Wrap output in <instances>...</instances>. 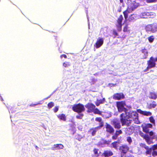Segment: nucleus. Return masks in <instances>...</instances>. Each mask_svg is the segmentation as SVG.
Masks as SVG:
<instances>
[{
  "mask_svg": "<svg viewBox=\"0 0 157 157\" xmlns=\"http://www.w3.org/2000/svg\"><path fill=\"white\" fill-rule=\"evenodd\" d=\"M108 144V142L106 141L102 140L98 143V145L99 147H103L105 146V144Z\"/></svg>",
  "mask_w": 157,
  "mask_h": 157,
  "instance_id": "6ab92c4d",
  "label": "nucleus"
},
{
  "mask_svg": "<svg viewBox=\"0 0 157 157\" xmlns=\"http://www.w3.org/2000/svg\"><path fill=\"white\" fill-rule=\"evenodd\" d=\"M149 120L150 122L153 124H155V121L152 117H151L149 118Z\"/></svg>",
  "mask_w": 157,
  "mask_h": 157,
  "instance_id": "e433bc0d",
  "label": "nucleus"
},
{
  "mask_svg": "<svg viewBox=\"0 0 157 157\" xmlns=\"http://www.w3.org/2000/svg\"><path fill=\"white\" fill-rule=\"evenodd\" d=\"M95 121H98L100 122V125H101V123L103 124V123L101 121V119L100 117H97L95 119Z\"/></svg>",
  "mask_w": 157,
  "mask_h": 157,
  "instance_id": "c9c22d12",
  "label": "nucleus"
},
{
  "mask_svg": "<svg viewBox=\"0 0 157 157\" xmlns=\"http://www.w3.org/2000/svg\"><path fill=\"white\" fill-rule=\"evenodd\" d=\"M103 155L105 157H108L112 156L113 155L112 151H104Z\"/></svg>",
  "mask_w": 157,
  "mask_h": 157,
  "instance_id": "412c9836",
  "label": "nucleus"
},
{
  "mask_svg": "<svg viewBox=\"0 0 157 157\" xmlns=\"http://www.w3.org/2000/svg\"><path fill=\"white\" fill-rule=\"evenodd\" d=\"M142 52L144 54L143 58L146 59L148 56V52L147 49L145 48L142 49L141 50Z\"/></svg>",
  "mask_w": 157,
  "mask_h": 157,
  "instance_id": "5701e85b",
  "label": "nucleus"
},
{
  "mask_svg": "<svg viewBox=\"0 0 157 157\" xmlns=\"http://www.w3.org/2000/svg\"><path fill=\"white\" fill-rule=\"evenodd\" d=\"M92 112H94L95 114H97L99 115H101V111L97 108H95Z\"/></svg>",
  "mask_w": 157,
  "mask_h": 157,
  "instance_id": "a878e982",
  "label": "nucleus"
},
{
  "mask_svg": "<svg viewBox=\"0 0 157 157\" xmlns=\"http://www.w3.org/2000/svg\"><path fill=\"white\" fill-rule=\"evenodd\" d=\"M122 132L121 130H117L115 134L117 135L118 136L120 134H121L122 133Z\"/></svg>",
  "mask_w": 157,
  "mask_h": 157,
  "instance_id": "79ce46f5",
  "label": "nucleus"
},
{
  "mask_svg": "<svg viewBox=\"0 0 157 157\" xmlns=\"http://www.w3.org/2000/svg\"><path fill=\"white\" fill-rule=\"evenodd\" d=\"M82 116L83 115L82 114H81L79 115L76 116V117L78 119H81L82 118Z\"/></svg>",
  "mask_w": 157,
  "mask_h": 157,
  "instance_id": "a18cd8bd",
  "label": "nucleus"
},
{
  "mask_svg": "<svg viewBox=\"0 0 157 157\" xmlns=\"http://www.w3.org/2000/svg\"><path fill=\"white\" fill-rule=\"evenodd\" d=\"M63 57H64L65 58H66L67 57V56L65 55H62L60 56V58L62 59Z\"/></svg>",
  "mask_w": 157,
  "mask_h": 157,
  "instance_id": "603ef678",
  "label": "nucleus"
},
{
  "mask_svg": "<svg viewBox=\"0 0 157 157\" xmlns=\"http://www.w3.org/2000/svg\"><path fill=\"white\" fill-rule=\"evenodd\" d=\"M111 123L115 128L120 129L121 128L120 121L119 120L114 119L111 121Z\"/></svg>",
  "mask_w": 157,
  "mask_h": 157,
  "instance_id": "6e6552de",
  "label": "nucleus"
},
{
  "mask_svg": "<svg viewBox=\"0 0 157 157\" xmlns=\"http://www.w3.org/2000/svg\"><path fill=\"white\" fill-rule=\"evenodd\" d=\"M71 65V64L69 62H65L63 63V66L65 67H68Z\"/></svg>",
  "mask_w": 157,
  "mask_h": 157,
  "instance_id": "c756f323",
  "label": "nucleus"
},
{
  "mask_svg": "<svg viewBox=\"0 0 157 157\" xmlns=\"http://www.w3.org/2000/svg\"><path fill=\"white\" fill-rule=\"evenodd\" d=\"M142 146L146 150L149 147L148 146H147L145 144H142Z\"/></svg>",
  "mask_w": 157,
  "mask_h": 157,
  "instance_id": "8fccbe9b",
  "label": "nucleus"
},
{
  "mask_svg": "<svg viewBox=\"0 0 157 157\" xmlns=\"http://www.w3.org/2000/svg\"><path fill=\"white\" fill-rule=\"evenodd\" d=\"M113 34L114 35V38L117 37L118 36V34L115 30H113Z\"/></svg>",
  "mask_w": 157,
  "mask_h": 157,
  "instance_id": "ea45409f",
  "label": "nucleus"
},
{
  "mask_svg": "<svg viewBox=\"0 0 157 157\" xmlns=\"http://www.w3.org/2000/svg\"><path fill=\"white\" fill-rule=\"evenodd\" d=\"M157 105V104H156V102L154 101H153L152 102V103H151L150 105V108H155L156 106Z\"/></svg>",
  "mask_w": 157,
  "mask_h": 157,
  "instance_id": "bb28decb",
  "label": "nucleus"
},
{
  "mask_svg": "<svg viewBox=\"0 0 157 157\" xmlns=\"http://www.w3.org/2000/svg\"><path fill=\"white\" fill-rule=\"evenodd\" d=\"M93 151L94 154L96 156H98L99 155V149L97 148H94L93 150Z\"/></svg>",
  "mask_w": 157,
  "mask_h": 157,
  "instance_id": "cd10ccee",
  "label": "nucleus"
},
{
  "mask_svg": "<svg viewBox=\"0 0 157 157\" xmlns=\"http://www.w3.org/2000/svg\"><path fill=\"white\" fill-rule=\"evenodd\" d=\"M126 104L124 101L117 102V106L119 112H124L120 115V120L122 126H128L131 124L133 119L135 123L139 124L140 123L138 119V114L136 111L128 112V110L125 107Z\"/></svg>",
  "mask_w": 157,
  "mask_h": 157,
  "instance_id": "f257e3e1",
  "label": "nucleus"
},
{
  "mask_svg": "<svg viewBox=\"0 0 157 157\" xmlns=\"http://www.w3.org/2000/svg\"><path fill=\"white\" fill-rule=\"evenodd\" d=\"M129 148V147L127 145H123L120 147V150L121 153L125 154Z\"/></svg>",
  "mask_w": 157,
  "mask_h": 157,
  "instance_id": "ddd939ff",
  "label": "nucleus"
},
{
  "mask_svg": "<svg viewBox=\"0 0 157 157\" xmlns=\"http://www.w3.org/2000/svg\"><path fill=\"white\" fill-rule=\"evenodd\" d=\"M135 0H128V8L126 10L123 12L125 20H127L128 18V13L134 10L139 6V4L136 3Z\"/></svg>",
  "mask_w": 157,
  "mask_h": 157,
  "instance_id": "f03ea898",
  "label": "nucleus"
},
{
  "mask_svg": "<svg viewBox=\"0 0 157 157\" xmlns=\"http://www.w3.org/2000/svg\"><path fill=\"white\" fill-rule=\"evenodd\" d=\"M157 61V58H154L152 57L150 58V59L147 61L148 67L146 71H148V69L154 67L156 65L155 62Z\"/></svg>",
  "mask_w": 157,
  "mask_h": 157,
  "instance_id": "39448f33",
  "label": "nucleus"
},
{
  "mask_svg": "<svg viewBox=\"0 0 157 157\" xmlns=\"http://www.w3.org/2000/svg\"><path fill=\"white\" fill-rule=\"evenodd\" d=\"M118 136L115 133V135L112 136V139L113 140H116L117 139Z\"/></svg>",
  "mask_w": 157,
  "mask_h": 157,
  "instance_id": "09e8293b",
  "label": "nucleus"
},
{
  "mask_svg": "<svg viewBox=\"0 0 157 157\" xmlns=\"http://www.w3.org/2000/svg\"><path fill=\"white\" fill-rule=\"evenodd\" d=\"M155 15L154 13L151 12H144L142 13L140 15V17L141 18H146L147 16L150 18L154 17Z\"/></svg>",
  "mask_w": 157,
  "mask_h": 157,
  "instance_id": "423d86ee",
  "label": "nucleus"
},
{
  "mask_svg": "<svg viewBox=\"0 0 157 157\" xmlns=\"http://www.w3.org/2000/svg\"><path fill=\"white\" fill-rule=\"evenodd\" d=\"M152 149L153 150L152 152V156H155V155H157V144L153 145L152 146Z\"/></svg>",
  "mask_w": 157,
  "mask_h": 157,
  "instance_id": "a211bd4d",
  "label": "nucleus"
},
{
  "mask_svg": "<svg viewBox=\"0 0 157 157\" xmlns=\"http://www.w3.org/2000/svg\"><path fill=\"white\" fill-rule=\"evenodd\" d=\"M149 135H150V136H152L153 135L154 133L153 132H152V131H151V132H149Z\"/></svg>",
  "mask_w": 157,
  "mask_h": 157,
  "instance_id": "864d4df0",
  "label": "nucleus"
},
{
  "mask_svg": "<svg viewBox=\"0 0 157 157\" xmlns=\"http://www.w3.org/2000/svg\"><path fill=\"white\" fill-rule=\"evenodd\" d=\"M145 140L147 143L149 144H150L151 143V141L150 140V139L148 137H147L145 138Z\"/></svg>",
  "mask_w": 157,
  "mask_h": 157,
  "instance_id": "a19ab883",
  "label": "nucleus"
},
{
  "mask_svg": "<svg viewBox=\"0 0 157 157\" xmlns=\"http://www.w3.org/2000/svg\"><path fill=\"white\" fill-rule=\"evenodd\" d=\"M124 154L123 153H121V157H123V156H124Z\"/></svg>",
  "mask_w": 157,
  "mask_h": 157,
  "instance_id": "5fc2aeb1",
  "label": "nucleus"
},
{
  "mask_svg": "<svg viewBox=\"0 0 157 157\" xmlns=\"http://www.w3.org/2000/svg\"><path fill=\"white\" fill-rule=\"evenodd\" d=\"M97 100H98V101L99 102L100 104L104 103L105 102V99L104 98H103L102 99Z\"/></svg>",
  "mask_w": 157,
  "mask_h": 157,
  "instance_id": "4c0bfd02",
  "label": "nucleus"
},
{
  "mask_svg": "<svg viewBox=\"0 0 157 157\" xmlns=\"http://www.w3.org/2000/svg\"><path fill=\"white\" fill-rule=\"evenodd\" d=\"M119 143L118 142H115L113 143L111 146V147H113L115 149H117V147L118 144Z\"/></svg>",
  "mask_w": 157,
  "mask_h": 157,
  "instance_id": "b1692460",
  "label": "nucleus"
},
{
  "mask_svg": "<svg viewBox=\"0 0 157 157\" xmlns=\"http://www.w3.org/2000/svg\"><path fill=\"white\" fill-rule=\"evenodd\" d=\"M120 0V5L122 6H124V1L123 0Z\"/></svg>",
  "mask_w": 157,
  "mask_h": 157,
  "instance_id": "49530a36",
  "label": "nucleus"
},
{
  "mask_svg": "<svg viewBox=\"0 0 157 157\" xmlns=\"http://www.w3.org/2000/svg\"><path fill=\"white\" fill-rule=\"evenodd\" d=\"M123 19V16L122 15H121L118 18L117 22L116 24V25L117 29L119 31H121L122 29V23Z\"/></svg>",
  "mask_w": 157,
  "mask_h": 157,
  "instance_id": "0eeeda50",
  "label": "nucleus"
},
{
  "mask_svg": "<svg viewBox=\"0 0 157 157\" xmlns=\"http://www.w3.org/2000/svg\"><path fill=\"white\" fill-rule=\"evenodd\" d=\"M103 126V124L102 123H101V125L97 127L94 128H92V136L95 135L97 131L101 128Z\"/></svg>",
  "mask_w": 157,
  "mask_h": 157,
  "instance_id": "dca6fc26",
  "label": "nucleus"
},
{
  "mask_svg": "<svg viewBox=\"0 0 157 157\" xmlns=\"http://www.w3.org/2000/svg\"><path fill=\"white\" fill-rule=\"evenodd\" d=\"M127 140L129 144H130L132 142V139L130 136H128L127 137Z\"/></svg>",
  "mask_w": 157,
  "mask_h": 157,
  "instance_id": "f704fd0d",
  "label": "nucleus"
},
{
  "mask_svg": "<svg viewBox=\"0 0 157 157\" xmlns=\"http://www.w3.org/2000/svg\"><path fill=\"white\" fill-rule=\"evenodd\" d=\"M134 128L132 126L126 128L125 130L126 134L128 135H131L134 132Z\"/></svg>",
  "mask_w": 157,
  "mask_h": 157,
  "instance_id": "9b49d317",
  "label": "nucleus"
},
{
  "mask_svg": "<svg viewBox=\"0 0 157 157\" xmlns=\"http://www.w3.org/2000/svg\"><path fill=\"white\" fill-rule=\"evenodd\" d=\"M124 97V94L122 93H117L113 95V98L115 100H120Z\"/></svg>",
  "mask_w": 157,
  "mask_h": 157,
  "instance_id": "4468645a",
  "label": "nucleus"
},
{
  "mask_svg": "<svg viewBox=\"0 0 157 157\" xmlns=\"http://www.w3.org/2000/svg\"><path fill=\"white\" fill-rule=\"evenodd\" d=\"M139 18L136 14H133L129 16L128 20L130 21H134L136 19Z\"/></svg>",
  "mask_w": 157,
  "mask_h": 157,
  "instance_id": "aec40b11",
  "label": "nucleus"
},
{
  "mask_svg": "<svg viewBox=\"0 0 157 157\" xmlns=\"http://www.w3.org/2000/svg\"><path fill=\"white\" fill-rule=\"evenodd\" d=\"M54 106V104L53 102H50L48 103V109H50Z\"/></svg>",
  "mask_w": 157,
  "mask_h": 157,
  "instance_id": "2f4dec72",
  "label": "nucleus"
},
{
  "mask_svg": "<svg viewBox=\"0 0 157 157\" xmlns=\"http://www.w3.org/2000/svg\"><path fill=\"white\" fill-rule=\"evenodd\" d=\"M106 131L110 133H113L114 132L113 128L109 124H106Z\"/></svg>",
  "mask_w": 157,
  "mask_h": 157,
  "instance_id": "2eb2a0df",
  "label": "nucleus"
},
{
  "mask_svg": "<svg viewBox=\"0 0 157 157\" xmlns=\"http://www.w3.org/2000/svg\"><path fill=\"white\" fill-rule=\"evenodd\" d=\"M148 39L149 42L150 43H151L154 40V37L153 36H152L148 37Z\"/></svg>",
  "mask_w": 157,
  "mask_h": 157,
  "instance_id": "c85d7f7f",
  "label": "nucleus"
},
{
  "mask_svg": "<svg viewBox=\"0 0 157 157\" xmlns=\"http://www.w3.org/2000/svg\"><path fill=\"white\" fill-rule=\"evenodd\" d=\"M35 148L36 150H38L39 147L37 146H35Z\"/></svg>",
  "mask_w": 157,
  "mask_h": 157,
  "instance_id": "4d7b16f0",
  "label": "nucleus"
},
{
  "mask_svg": "<svg viewBox=\"0 0 157 157\" xmlns=\"http://www.w3.org/2000/svg\"><path fill=\"white\" fill-rule=\"evenodd\" d=\"M143 131L144 132L147 133L149 132L150 130L149 128L145 126L143 128Z\"/></svg>",
  "mask_w": 157,
  "mask_h": 157,
  "instance_id": "72a5a7b5",
  "label": "nucleus"
},
{
  "mask_svg": "<svg viewBox=\"0 0 157 157\" xmlns=\"http://www.w3.org/2000/svg\"><path fill=\"white\" fill-rule=\"evenodd\" d=\"M145 126L148 128H151L152 127V125L150 124H147Z\"/></svg>",
  "mask_w": 157,
  "mask_h": 157,
  "instance_id": "de8ad7c7",
  "label": "nucleus"
},
{
  "mask_svg": "<svg viewBox=\"0 0 157 157\" xmlns=\"http://www.w3.org/2000/svg\"><path fill=\"white\" fill-rule=\"evenodd\" d=\"M0 97L1 100L2 101H3V99H2V97L1 96H0Z\"/></svg>",
  "mask_w": 157,
  "mask_h": 157,
  "instance_id": "6e6d98bb",
  "label": "nucleus"
},
{
  "mask_svg": "<svg viewBox=\"0 0 157 157\" xmlns=\"http://www.w3.org/2000/svg\"><path fill=\"white\" fill-rule=\"evenodd\" d=\"M95 103L97 106H98L100 104L98 100H97V101H95Z\"/></svg>",
  "mask_w": 157,
  "mask_h": 157,
  "instance_id": "3c124183",
  "label": "nucleus"
},
{
  "mask_svg": "<svg viewBox=\"0 0 157 157\" xmlns=\"http://www.w3.org/2000/svg\"><path fill=\"white\" fill-rule=\"evenodd\" d=\"M63 145L62 144H55L51 148V149L54 151L62 149L63 148Z\"/></svg>",
  "mask_w": 157,
  "mask_h": 157,
  "instance_id": "f8f14e48",
  "label": "nucleus"
},
{
  "mask_svg": "<svg viewBox=\"0 0 157 157\" xmlns=\"http://www.w3.org/2000/svg\"><path fill=\"white\" fill-rule=\"evenodd\" d=\"M59 110V107L58 106H56L53 109L55 113L57 112Z\"/></svg>",
  "mask_w": 157,
  "mask_h": 157,
  "instance_id": "c03bdc74",
  "label": "nucleus"
},
{
  "mask_svg": "<svg viewBox=\"0 0 157 157\" xmlns=\"http://www.w3.org/2000/svg\"><path fill=\"white\" fill-rule=\"evenodd\" d=\"M145 29L148 33H155L157 31V23L148 25L145 27Z\"/></svg>",
  "mask_w": 157,
  "mask_h": 157,
  "instance_id": "7ed1b4c3",
  "label": "nucleus"
},
{
  "mask_svg": "<svg viewBox=\"0 0 157 157\" xmlns=\"http://www.w3.org/2000/svg\"><path fill=\"white\" fill-rule=\"evenodd\" d=\"M123 31L124 32H127L129 31L128 27V25H126L124 27L123 29Z\"/></svg>",
  "mask_w": 157,
  "mask_h": 157,
  "instance_id": "58836bf2",
  "label": "nucleus"
},
{
  "mask_svg": "<svg viewBox=\"0 0 157 157\" xmlns=\"http://www.w3.org/2000/svg\"><path fill=\"white\" fill-rule=\"evenodd\" d=\"M157 94L154 93H151L150 94V98H151L155 99L157 98Z\"/></svg>",
  "mask_w": 157,
  "mask_h": 157,
  "instance_id": "393cba45",
  "label": "nucleus"
},
{
  "mask_svg": "<svg viewBox=\"0 0 157 157\" xmlns=\"http://www.w3.org/2000/svg\"><path fill=\"white\" fill-rule=\"evenodd\" d=\"M103 32H104V35L105 36H107L108 34L107 32L106 28H104L101 30V33H102Z\"/></svg>",
  "mask_w": 157,
  "mask_h": 157,
  "instance_id": "7c9ffc66",
  "label": "nucleus"
},
{
  "mask_svg": "<svg viewBox=\"0 0 157 157\" xmlns=\"http://www.w3.org/2000/svg\"><path fill=\"white\" fill-rule=\"evenodd\" d=\"M72 109L75 112L81 113L84 111L85 108L83 105L79 103L74 105L72 107Z\"/></svg>",
  "mask_w": 157,
  "mask_h": 157,
  "instance_id": "20e7f679",
  "label": "nucleus"
},
{
  "mask_svg": "<svg viewBox=\"0 0 157 157\" xmlns=\"http://www.w3.org/2000/svg\"><path fill=\"white\" fill-rule=\"evenodd\" d=\"M148 3L154 2H156L157 0H145Z\"/></svg>",
  "mask_w": 157,
  "mask_h": 157,
  "instance_id": "37998d69",
  "label": "nucleus"
},
{
  "mask_svg": "<svg viewBox=\"0 0 157 157\" xmlns=\"http://www.w3.org/2000/svg\"><path fill=\"white\" fill-rule=\"evenodd\" d=\"M152 150V147L151 148H149V147L147 149H146V154L147 155H150Z\"/></svg>",
  "mask_w": 157,
  "mask_h": 157,
  "instance_id": "473e14b6",
  "label": "nucleus"
},
{
  "mask_svg": "<svg viewBox=\"0 0 157 157\" xmlns=\"http://www.w3.org/2000/svg\"><path fill=\"white\" fill-rule=\"evenodd\" d=\"M137 111L138 113L146 116H150L151 115V113L150 112L143 111L140 109H137Z\"/></svg>",
  "mask_w": 157,
  "mask_h": 157,
  "instance_id": "f3484780",
  "label": "nucleus"
},
{
  "mask_svg": "<svg viewBox=\"0 0 157 157\" xmlns=\"http://www.w3.org/2000/svg\"><path fill=\"white\" fill-rule=\"evenodd\" d=\"M86 107L88 109V112H92L95 108V105L91 103H88L85 105Z\"/></svg>",
  "mask_w": 157,
  "mask_h": 157,
  "instance_id": "9d476101",
  "label": "nucleus"
},
{
  "mask_svg": "<svg viewBox=\"0 0 157 157\" xmlns=\"http://www.w3.org/2000/svg\"><path fill=\"white\" fill-rule=\"evenodd\" d=\"M57 117L60 120H62L64 121H66V116L63 114H59L57 115Z\"/></svg>",
  "mask_w": 157,
  "mask_h": 157,
  "instance_id": "4be33fe9",
  "label": "nucleus"
},
{
  "mask_svg": "<svg viewBox=\"0 0 157 157\" xmlns=\"http://www.w3.org/2000/svg\"><path fill=\"white\" fill-rule=\"evenodd\" d=\"M104 39L103 38L98 37L97 40L95 47L97 48L100 47L103 44Z\"/></svg>",
  "mask_w": 157,
  "mask_h": 157,
  "instance_id": "1a4fd4ad",
  "label": "nucleus"
}]
</instances>
